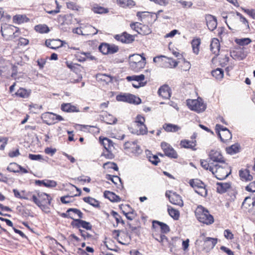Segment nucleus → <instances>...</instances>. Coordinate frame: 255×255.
Masks as SVG:
<instances>
[{
	"label": "nucleus",
	"instance_id": "4c0bfd02",
	"mask_svg": "<svg viewBox=\"0 0 255 255\" xmlns=\"http://www.w3.org/2000/svg\"><path fill=\"white\" fill-rule=\"evenodd\" d=\"M13 20L15 23L20 24L29 21V19L24 15H16L13 16Z\"/></svg>",
	"mask_w": 255,
	"mask_h": 255
},
{
	"label": "nucleus",
	"instance_id": "a19ab883",
	"mask_svg": "<svg viewBox=\"0 0 255 255\" xmlns=\"http://www.w3.org/2000/svg\"><path fill=\"white\" fill-rule=\"evenodd\" d=\"M92 10L94 13L98 14L107 13L109 12V9L108 8L98 5L93 6Z\"/></svg>",
	"mask_w": 255,
	"mask_h": 255
},
{
	"label": "nucleus",
	"instance_id": "aec40b11",
	"mask_svg": "<svg viewBox=\"0 0 255 255\" xmlns=\"http://www.w3.org/2000/svg\"><path fill=\"white\" fill-rule=\"evenodd\" d=\"M158 226L160 227L161 231L163 234L167 233L170 231V228L166 224L158 221L153 220L152 221V227L156 228Z\"/></svg>",
	"mask_w": 255,
	"mask_h": 255
},
{
	"label": "nucleus",
	"instance_id": "dca6fc26",
	"mask_svg": "<svg viewBox=\"0 0 255 255\" xmlns=\"http://www.w3.org/2000/svg\"><path fill=\"white\" fill-rule=\"evenodd\" d=\"M206 24L209 29L213 31L217 26V21L216 18L211 15L208 14L206 16Z\"/></svg>",
	"mask_w": 255,
	"mask_h": 255
},
{
	"label": "nucleus",
	"instance_id": "1a4fd4ad",
	"mask_svg": "<svg viewBox=\"0 0 255 255\" xmlns=\"http://www.w3.org/2000/svg\"><path fill=\"white\" fill-rule=\"evenodd\" d=\"M71 225L73 228L78 229L79 230L81 228H83L87 230H91L92 228V225L89 222L81 220V219H73Z\"/></svg>",
	"mask_w": 255,
	"mask_h": 255
},
{
	"label": "nucleus",
	"instance_id": "f3484780",
	"mask_svg": "<svg viewBox=\"0 0 255 255\" xmlns=\"http://www.w3.org/2000/svg\"><path fill=\"white\" fill-rule=\"evenodd\" d=\"M158 95L164 99H169L171 97V90L167 85L161 86L158 90Z\"/></svg>",
	"mask_w": 255,
	"mask_h": 255
},
{
	"label": "nucleus",
	"instance_id": "cd10ccee",
	"mask_svg": "<svg viewBox=\"0 0 255 255\" xmlns=\"http://www.w3.org/2000/svg\"><path fill=\"white\" fill-rule=\"evenodd\" d=\"M217 191L219 193H224L226 192L228 189L231 187L230 183H217Z\"/></svg>",
	"mask_w": 255,
	"mask_h": 255
},
{
	"label": "nucleus",
	"instance_id": "c756f323",
	"mask_svg": "<svg viewBox=\"0 0 255 255\" xmlns=\"http://www.w3.org/2000/svg\"><path fill=\"white\" fill-rule=\"evenodd\" d=\"M96 78L98 80L104 81L107 84L111 83L113 81V77L106 74L99 73L97 74Z\"/></svg>",
	"mask_w": 255,
	"mask_h": 255
},
{
	"label": "nucleus",
	"instance_id": "0eeeda50",
	"mask_svg": "<svg viewBox=\"0 0 255 255\" xmlns=\"http://www.w3.org/2000/svg\"><path fill=\"white\" fill-rule=\"evenodd\" d=\"M161 147L164 151L165 155L171 158H177V153L170 144L165 142H162L161 143Z\"/></svg>",
	"mask_w": 255,
	"mask_h": 255
},
{
	"label": "nucleus",
	"instance_id": "bb28decb",
	"mask_svg": "<svg viewBox=\"0 0 255 255\" xmlns=\"http://www.w3.org/2000/svg\"><path fill=\"white\" fill-rule=\"evenodd\" d=\"M37 195L42 204H50L51 198L49 195L43 192H39Z\"/></svg>",
	"mask_w": 255,
	"mask_h": 255
},
{
	"label": "nucleus",
	"instance_id": "72a5a7b5",
	"mask_svg": "<svg viewBox=\"0 0 255 255\" xmlns=\"http://www.w3.org/2000/svg\"><path fill=\"white\" fill-rule=\"evenodd\" d=\"M240 145L237 143L226 148L227 152L231 155L236 154L240 151Z\"/></svg>",
	"mask_w": 255,
	"mask_h": 255
},
{
	"label": "nucleus",
	"instance_id": "ea45409f",
	"mask_svg": "<svg viewBox=\"0 0 255 255\" xmlns=\"http://www.w3.org/2000/svg\"><path fill=\"white\" fill-rule=\"evenodd\" d=\"M212 75L217 80H221L224 76V71L221 68H217L212 71Z\"/></svg>",
	"mask_w": 255,
	"mask_h": 255
},
{
	"label": "nucleus",
	"instance_id": "13d9d810",
	"mask_svg": "<svg viewBox=\"0 0 255 255\" xmlns=\"http://www.w3.org/2000/svg\"><path fill=\"white\" fill-rule=\"evenodd\" d=\"M123 212L126 217L127 219L130 221L134 219L136 216V213L133 210L128 212H126L125 211H123Z\"/></svg>",
	"mask_w": 255,
	"mask_h": 255
},
{
	"label": "nucleus",
	"instance_id": "7ed1b4c3",
	"mask_svg": "<svg viewBox=\"0 0 255 255\" xmlns=\"http://www.w3.org/2000/svg\"><path fill=\"white\" fill-rule=\"evenodd\" d=\"M228 166L227 164H225L224 166L218 164H215L214 167H210V171L219 180H222L225 179L230 174L228 172Z\"/></svg>",
	"mask_w": 255,
	"mask_h": 255
},
{
	"label": "nucleus",
	"instance_id": "603ef678",
	"mask_svg": "<svg viewBox=\"0 0 255 255\" xmlns=\"http://www.w3.org/2000/svg\"><path fill=\"white\" fill-rule=\"evenodd\" d=\"M68 212H70V213H72L73 215V214L77 215L79 219L83 218V214L79 209L76 208H69Z\"/></svg>",
	"mask_w": 255,
	"mask_h": 255
},
{
	"label": "nucleus",
	"instance_id": "b1692460",
	"mask_svg": "<svg viewBox=\"0 0 255 255\" xmlns=\"http://www.w3.org/2000/svg\"><path fill=\"white\" fill-rule=\"evenodd\" d=\"M145 64L146 62L142 60L140 62H133L130 64L129 66L131 70L134 72H138L144 67Z\"/></svg>",
	"mask_w": 255,
	"mask_h": 255
},
{
	"label": "nucleus",
	"instance_id": "39448f33",
	"mask_svg": "<svg viewBox=\"0 0 255 255\" xmlns=\"http://www.w3.org/2000/svg\"><path fill=\"white\" fill-rule=\"evenodd\" d=\"M118 101L127 102L130 104L138 105L141 102V99L132 94L119 95L116 97Z\"/></svg>",
	"mask_w": 255,
	"mask_h": 255
},
{
	"label": "nucleus",
	"instance_id": "0e129e2a",
	"mask_svg": "<svg viewBox=\"0 0 255 255\" xmlns=\"http://www.w3.org/2000/svg\"><path fill=\"white\" fill-rule=\"evenodd\" d=\"M141 23L139 22H133L130 23V26L132 29L135 30L139 34V32L141 29Z\"/></svg>",
	"mask_w": 255,
	"mask_h": 255
},
{
	"label": "nucleus",
	"instance_id": "3c124183",
	"mask_svg": "<svg viewBox=\"0 0 255 255\" xmlns=\"http://www.w3.org/2000/svg\"><path fill=\"white\" fill-rule=\"evenodd\" d=\"M106 178L108 180L112 181L115 184H117L118 181L120 182L122 188H123V185L122 183L121 179L118 176H113L110 174H107L106 175Z\"/></svg>",
	"mask_w": 255,
	"mask_h": 255
},
{
	"label": "nucleus",
	"instance_id": "423d86ee",
	"mask_svg": "<svg viewBox=\"0 0 255 255\" xmlns=\"http://www.w3.org/2000/svg\"><path fill=\"white\" fill-rule=\"evenodd\" d=\"M124 146L125 149L135 156H138L142 153V150L140 146L137 144L136 141L126 142Z\"/></svg>",
	"mask_w": 255,
	"mask_h": 255
},
{
	"label": "nucleus",
	"instance_id": "6ab92c4d",
	"mask_svg": "<svg viewBox=\"0 0 255 255\" xmlns=\"http://www.w3.org/2000/svg\"><path fill=\"white\" fill-rule=\"evenodd\" d=\"M63 41L60 39L58 40H49L47 39L45 41V45L48 47L52 49H56L63 46Z\"/></svg>",
	"mask_w": 255,
	"mask_h": 255
},
{
	"label": "nucleus",
	"instance_id": "8fccbe9b",
	"mask_svg": "<svg viewBox=\"0 0 255 255\" xmlns=\"http://www.w3.org/2000/svg\"><path fill=\"white\" fill-rule=\"evenodd\" d=\"M19 165L15 162L10 163L7 167L6 169L9 172L13 173H19Z\"/></svg>",
	"mask_w": 255,
	"mask_h": 255
},
{
	"label": "nucleus",
	"instance_id": "ddd939ff",
	"mask_svg": "<svg viewBox=\"0 0 255 255\" xmlns=\"http://www.w3.org/2000/svg\"><path fill=\"white\" fill-rule=\"evenodd\" d=\"M231 56L236 60H242L247 56V52L243 49H237L230 52Z\"/></svg>",
	"mask_w": 255,
	"mask_h": 255
},
{
	"label": "nucleus",
	"instance_id": "a211bd4d",
	"mask_svg": "<svg viewBox=\"0 0 255 255\" xmlns=\"http://www.w3.org/2000/svg\"><path fill=\"white\" fill-rule=\"evenodd\" d=\"M196 140H189L187 139H183L181 140L180 145L184 148L191 149L192 150H196Z\"/></svg>",
	"mask_w": 255,
	"mask_h": 255
},
{
	"label": "nucleus",
	"instance_id": "4468645a",
	"mask_svg": "<svg viewBox=\"0 0 255 255\" xmlns=\"http://www.w3.org/2000/svg\"><path fill=\"white\" fill-rule=\"evenodd\" d=\"M99 142L106 150H111L115 148L114 143L113 141L103 136L99 137Z\"/></svg>",
	"mask_w": 255,
	"mask_h": 255
},
{
	"label": "nucleus",
	"instance_id": "49530a36",
	"mask_svg": "<svg viewBox=\"0 0 255 255\" xmlns=\"http://www.w3.org/2000/svg\"><path fill=\"white\" fill-rule=\"evenodd\" d=\"M118 3L122 7H125L135 4L132 0H117Z\"/></svg>",
	"mask_w": 255,
	"mask_h": 255
},
{
	"label": "nucleus",
	"instance_id": "9b49d317",
	"mask_svg": "<svg viewBox=\"0 0 255 255\" xmlns=\"http://www.w3.org/2000/svg\"><path fill=\"white\" fill-rule=\"evenodd\" d=\"M242 208L248 210L255 208V195L253 197H246L242 203Z\"/></svg>",
	"mask_w": 255,
	"mask_h": 255
},
{
	"label": "nucleus",
	"instance_id": "412c9836",
	"mask_svg": "<svg viewBox=\"0 0 255 255\" xmlns=\"http://www.w3.org/2000/svg\"><path fill=\"white\" fill-rule=\"evenodd\" d=\"M61 109L62 111L67 113L79 112V109L72 105L71 103H63L61 105Z\"/></svg>",
	"mask_w": 255,
	"mask_h": 255
},
{
	"label": "nucleus",
	"instance_id": "a18cd8bd",
	"mask_svg": "<svg viewBox=\"0 0 255 255\" xmlns=\"http://www.w3.org/2000/svg\"><path fill=\"white\" fill-rule=\"evenodd\" d=\"M110 44L102 43L99 46V51L104 55L109 54Z\"/></svg>",
	"mask_w": 255,
	"mask_h": 255
},
{
	"label": "nucleus",
	"instance_id": "09e8293b",
	"mask_svg": "<svg viewBox=\"0 0 255 255\" xmlns=\"http://www.w3.org/2000/svg\"><path fill=\"white\" fill-rule=\"evenodd\" d=\"M251 41V39L249 38H237L235 40L236 43L241 46L248 45Z\"/></svg>",
	"mask_w": 255,
	"mask_h": 255
},
{
	"label": "nucleus",
	"instance_id": "de8ad7c7",
	"mask_svg": "<svg viewBox=\"0 0 255 255\" xmlns=\"http://www.w3.org/2000/svg\"><path fill=\"white\" fill-rule=\"evenodd\" d=\"M13 193L16 198L25 200L28 199V198L25 195V191L22 190L21 192H19L17 189H13Z\"/></svg>",
	"mask_w": 255,
	"mask_h": 255
},
{
	"label": "nucleus",
	"instance_id": "20e7f679",
	"mask_svg": "<svg viewBox=\"0 0 255 255\" xmlns=\"http://www.w3.org/2000/svg\"><path fill=\"white\" fill-rule=\"evenodd\" d=\"M187 105L191 110L198 113L204 112L206 109V105L201 98L195 100H187Z\"/></svg>",
	"mask_w": 255,
	"mask_h": 255
},
{
	"label": "nucleus",
	"instance_id": "2f4dec72",
	"mask_svg": "<svg viewBox=\"0 0 255 255\" xmlns=\"http://www.w3.org/2000/svg\"><path fill=\"white\" fill-rule=\"evenodd\" d=\"M217 134L218 136L220 137V140L223 142H226L232 139V135L231 131L229 129L223 133V136L224 137H222L221 133L219 131L217 132Z\"/></svg>",
	"mask_w": 255,
	"mask_h": 255
},
{
	"label": "nucleus",
	"instance_id": "6e6552de",
	"mask_svg": "<svg viewBox=\"0 0 255 255\" xmlns=\"http://www.w3.org/2000/svg\"><path fill=\"white\" fill-rule=\"evenodd\" d=\"M128 81H134L138 82V85L132 84V86L135 88H138L144 86L146 84V81H144L145 76L143 74L139 75H132L127 76L126 78Z\"/></svg>",
	"mask_w": 255,
	"mask_h": 255
},
{
	"label": "nucleus",
	"instance_id": "9d476101",
	"mask_svg": "<svg viewBox=\"0 0 255 255\" xmlns=\"http://www.w3.org/2000/svg\"><path fill=\"white\" fill-rule=\"evenodd\" d=\"M218 242L217 238L206 237L204 240L203 250L208 253L216 246Z\"/></svg>",
	"mask_w": 255,
	"mask_h": 255
},
{
	"label": "nucleus",
	"instance_id": "79ce46f5",
	"mask_svg": "<svg viewBox=\"0 0 255 255\" xmlns=\"http://www.w3.org/2000/svg\"><path fill=\"white\" fill-rule=\"evenodd\" d=\"M136 127L138 129H136L135 132H132V133H135L138 135H144L147 133V128L145 125H141V126H137Z\"/></svg>",
	"mask_w": 255,
	"mask_h": 255
},
{
	"label": "nucleus",
	"instance_id": "393cba45",
	"mask_svg": "<svg viewBox=\"0 0 255 255\" xmlns=\"http://www.w3.org/2000/svg\"><path fill=\"white\" fill-rule=\"evenodd\" d=\"M220 43L218 39L213 38L210 44V50L215 54L218 55L220 50Z\"/></svg>",
	"mask_w": 255,
	"mask_h": 255
},
{
	"label": "nucleus",
	"instance_id": "680f3d73",
	"mask_svg": "<svg viewBox=\"0 0 255 255\" xmlns=\"http://www.w3.org/2000/svg\"><path fill=\"white\" fill-rule=\"evenodd\" d=\"M28 157L30 159L32 160H36L40 161L45 160L43 158V156L40 154H29Z\"/></svg>",
	"mask_w": 255,
	"mask_h": 255
},
{
	"label": "nucleus",
	"instance_id": "e2e57ef3",
	"mask_svg": "<svg viewBox=\"0 0 255 255\" xmlns=\"http://www.w3.org/2000/svg\"><path fill=\"white\" fill-rule=\"evenodd\" d=\"M145 118L143 117L140 115H138L135 118L134 122L136 123V126H141V125H145Z\"/></svg>",
	"mask_w": 255,
	"mask_h": 255
},
{
	"label": "nucleus",
	"instance_id": "f704fd0d",
	"mask_svg": "<svg viewBox=\"0 0 255 255\" xmlns=\"http://www.w3.org/2000/svg\"><path fill=\"white\" fill-rule=\"evenodd\" d=\"M83 200L85 202L88 203L94 207L99 208L100 207L99 202L94 198L86 197H84Z\"/></svg>",
	"mask_w": 255,
	"mask_h": 255
},
{
	"label": "nucleus",
	"instance_id": "c85d7f7f",
	"mask_svg": "<svg viewBox=\"0 0 255 255\" xmlns=\"http://www.w3.org/2000/svg\"><path fill=\"white\" fill-rule=\"evenodd\" d=\"M165 59H168V58L165 56L161 55L155 57L153 61L154 62L157 63L160 67L164 68V65L168 64L167 60Z\"/></svg>",
	"mask_w": 255,
	"mask_h": 255
},
{
	"label": "nucleus",
	"instance_id": "2eb2a0df",
	"mask_svg": "<svg viewBox=\"0 0 255 255\" xmlns=\"http://www.w3.org/2000/svg\"><path fill=\"white\" fill-rule=\"evenodd\" d=\"M166 197L169 199L170 202L173 204L182 207L183 206V202L181 196L175 193H173L171 195H168L165 194Z\"/></svg>",
	"mask_w": 255,
	"mask_h": 255
},
{
	"label": "nucleus",
	"instance_id": "5701e85b",
	"mask_svg": "<svg viewBox=\"0 0 255 255\" xmlns=\"http://www.w3.org/2000/svg\"><path fill=\"white\" fill-rule=\"evenodd\" d=\"M104 196L113 202H119L121 201V199L119 196L110 191H105L104 193Z\"/></svg>",
	"mask_w": 255,
	"mask_h": 255
},
{
	"label": "nucleus",
	"instance_id": "c9c22d12",
	"mask_svg": "<svg viewBox=\"0 0 255 255\" xmlns=\"http://www.w3.org/2000/svg\"><path fill=\"white\" fill-rule=\"evenodd\" d=\"M142 60L145 61V58L139 54H134L133 55H130L129 57V65L133 62H140L142 61Z\"/></svg>",
	"mask_w": 255,
	"mask_h": 255
},
{
	"label": "nucleus",
	"instance_id": "e433bc0d",
	"mask_svg": "<svg viewBox=\"0 0 255 255\" xmlns=\"http://www.w3.org/2000/svg\"><path fill=\"white\" fill-rule=\"evenodd\" d=\"M167 211L170 216L175 220H178L180 213L178 210H176L170 206H168Z\"/></svg>",
	"mask_w": 255,
	"mask_h": 255
},
{
	"label": "nucleus",
	"instance_id": "f8f14e48",
	"mask_svg": "<svg viewBox=\"0 0 255 255\" xmlns=\"http://www.w3.org/2000/svg\"><path fill=\"white\" fill-rule=\"evenodd\" d=\"M209 156L210 160L214 162L225 163L224 157L219 151L212 150L209 154Z\"/></svg>",
	"mask_w": 255,
	"mask_h": 255
},
{
	"label": "nucleus",
	"instance_id": "69168bd1",
	"mask_svg": "<svg viewBox=\"0 0 255 255\" xmlns=\"http://www.w3.org/2000/svg\"><path fill=\"white\" fill-rule=\"evenodd\" d=\"M125 43L129 44L132 43L134 40V36L125 32Z\"/></svg>",
	"mask_w": 255,
	"mask_h": 255
},
{
	"label": "nucleus",
	"instance_id": "5fc2aeb1",
	"mask_svg": "<svg viewBox=\"0 0 255 255\" xmlns=\"http://www.w3.org/2000/svg\"><path fill=\"white\" fill-rule=\"evenodd\" d=\"M195 192L202 197H205L207 195V190L205 188V184L204 185V186H201V187L197 188Z\"/></svg>",
	"mask_w": 255,
	"mask_h": 255
},
{
	"label": "nucleus",
	"instance_id": "4d7b16f0",
	"mask_svg": "<svg viewBox=\"0 0 255 255\" xmlns=\"http://www.w3.org/2000/svg\"><path fill=\"white\" fill-rule=\"evenodd\" d=\"M141 29L139 32V34L141 35H147L151 33V30L149 27L146 25H141Z\"/></svg>",
	"mask_w": 255,
	"mask_h": 255
},
{
	"label": "nucleus",
	"instance_id": "7c9ffc66",
	"mask_svg": "<svg viewBox=\"0 0 255 255\" xmlns=\"http://www.w3.org/2000/svg\"><path fill=\"white\" fill-rule=\"evenodd\" d=\"M200 44L201 39L199 38H194L191 41L193 51L196 55L199 53Z\"/></svg>",
	"mask_w": 255,
	"mask_h": 255
},
{
	"label": "nucleus",
	"instance_id": "473e14b6",
	"mask_svg": "<svg viewBox=\"0 0 255 255\" xmlns=\"http://www.w3.org/2000/svg\"><path fill=\"white\" fill-rule=\"evenodd\" d=\"M163 128L167 132H176L180 129V127L172 124H165L163 126Z\"/></svg>",
	"mask_w": 255,
	"mask_h": 255
},
{
	"label": "nucleus",
	"instance_id": "052dcab7",
	"mask_svg": "<svg viewBox=\"0 0 255 255\" xmlns=\"http://www.w3.org/2000/svg\"><path fill=\"white\" fill-rule=\"evenodd\" d=\"M55 114L51 112H45L42 114V119H49L52 121H55Z\"/></svg>",
	"mask_w": 255,
	"mask_h": 255
},
{
	"label": "nucleus",
	"instance_id": "338daca9",
	"mask_svg": "<svg viewBox=\"0 0 255 255\" xmlns=\"http://www.w3.org/2000/svg\"><path fill=\"white\" fill-rule=\"evenodd\" d=\"M136 16L140 21H142V18L150 16V13L148 11H138Z\"/></svg>",
	"mask_w": 255,
	"mask_h": 255
},
{
	"label": "nucleus",
	"instance_id": "864d4df0",
	"mask_svg": "<svg viewBox=\"0 0 255 255\" xmlns=\"http://www.w3.org/2000/svg\"><path fill=\"white\" fill-rule=\"evenodd\" d=\"M113 150H104L101 155L104 156L107 159H112L115 157V155L113 153Z\"/></svg>",
	"mask_w": 255,
	"mask_h": 255
},
{
	"label": "nucleus",
	"instance_id": "c03bdc74",
	"mask_svg": "<svg viewBox=\"0 0 255 255\" xmlns=\"http://www.w3.org/2000/svg\"><path fill=\"white\" fill-rule=\"evenodd\" d=\"M155 239L160 242L162 246L168 248V243H169L170 240L164 234H160L159 238H155Z\"/></svg>",
	"mask_w": 255,
	"mask_h": 255
},
{
	"label": "nucleus",
	"instance_id": "f257e3e1",
	"mask_svg": "<svg viewBox=\"0 0 255 255\" xmlns=\"http://www.w3.org/2000/svg\"><path fill=\"white\" fill-rule=\"evenodd\" d=\"M195 214L197 220L201 223L206 225H211L214 223L213 216L202 205L197 206L195 211Z\"/></svg>",
	"mask_w": 255,
	"mask_h": 255
},
{
	"label": "nucleus",
	"instance_id": "6e6d98bb",
	"mask_svg": "<svg viewBox=\"0 0 255 255\" xmlns=\"http://www.w3.org/2000/svg\"><path fill=\"white\" fill-rule=\"evenodd\" d=\"M167 60L168 64L164 65V68H174L176 67L178 65V62L171 58L165 59Z\"/></svg>",
	"mask_w": 255,
	"mask_h": 255
},
{
	"label": "nucleus",
	"instance_id": "37998d69",
	"mask_svg": "<svg viewBox=\"0 0 255 255\" xmlns=\"http://www.w3.org/2000/svg\"><path fill=\"white\" fill-rule=\"evenodd\" d=\"M34 29L40 33H47L49 31V27L45 24H38L35 26Z\"/></svg>",
	"mask_w": 255,
	"mask_h": 255
},
{
	"label": "nucleus",
	"instance_id": "a878e982",
	"mask_svg": "<svg viewBox=\"0 0 255 255\" xmlns=\"http://www.w3.org/2000/svg\"><path fill=\"white\" fill-rule=\"evenodd\" d=\"M31 94V90L20 88L15 93L16 96L21 98H27Z\"/></svg>",
	"mask_w": 255,
	"mask_h": 255
},
{
	"label": "nucleus",
	"instance_id": "bf43d9fd",
	"mask_svg": "<svg viewBox=\"0 0 255 255\" xmlns=\"http://www.w3.org/2000/svg\"><path fill=\"white\" fill-rule=\"evenodd\" d=\"M178 2L180 3L183 8H190L192 5L193 3L191 1H185L183 0H179Z\"/></svg>",
	"mask_w": 255,
	"mask_h": 255
},
{
	"label": "nucleus",
	"instance_id": "774afa93",
	"mask_svg": "<svg viewBox=\"0 0 255 255\" xmlns=\"http://www.w3.org/2000/svg\"><path fill=\"white\" fill-rule=\"evenodd\" d=\"M246 190L249 192H255V181L251 182L246 188Z\"/></svg>",
	"mask_w": 255,
	"mask_h": 255
},
{
	"label": "nucleus",
	"instance_id": "58836bf2",
	"mask_svg": "<svg viewBox=\"0 0 255 255\" xmlns=\"http://www.w3.org/2000/svg\"><path fill=\"white\" fill-rule=\"evenodd\" d=\"M189 184L195 191L197 188L204 186L205 184L202 181L198 179H191L189 181Z\"/></svg>",
	"mask_w": 255,
	"mask_h": 255
},
{
	"label": "nucleus",
	"instance_id": "4be33fe9",
	"mask_svg": "<svg viewBox=\"0 0 255 255\" xmlns=\"http://www.w3.org/2000/svg\"><path fill=\"white\" fill-rule=\"evenodd\" d=\"M239 175L242 181H250L253 179V176L250 174L249 169H241L239 171Z\"/></svg>",
	"mask_w": 255,
	"mask_h": 255
},
{
	"label": "nucleus",
	"instance_id": "f03ea898",
	"mask_svg": "<svg viewBox=\"0 0 255 255\" xmlns=\"http://www.w3.org/2000/svg\"><path fill=\"white\" fill-rule=\"evenodd\" d=\"M18 28L12 25L2 24L0 26V32L2 36L6 40H12L18 37Z\"/></svg>",
	"mask_w": 255,
	"mask_h": 255
}]
</instances>
